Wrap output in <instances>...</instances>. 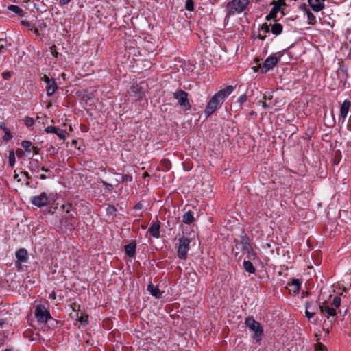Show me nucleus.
<instances>
[{"mask_svg": "<svg viewBox=\"0 0 351 351\" xmlns=\"http://www.w3.org/2000/svg\"><path fill=\"white\" fill-rule=\"evenodd\" d=\"M246 326L253 332L252 338L259 343L263 335V329L261 324L256 322L253 317H248L245 320Z\"/></svg>", "mask_w": 351, "mask_h": 351, "instance_id": "f257e3e1", "label": "nucleus"}, {"mask_svg": "<svg viewBox=\"0 0 351 351\" xmlns=\"http://www.w3.org/2000/svg\"><path fill=\"white\" fill-rule=\"evenodd\" d=\"M248 3V0H232L227 5V16L234 15L243 12Z\"/></svg>", "mask_w": 351, "mask_h": 351, "instance_id": "f03ea898", "label": "nucleus"}, {"mask_svg": "<svg viewBox=\"0 0 351 351\" xmlns=\"http://www.w3.org/2000/svg\"><path fill=\"white\" fill-rule=\"evenodd\" d=\"M173 97L178 100L180 108L184 110H189L191 108L188 99V93L182 90H177L173 93Z\"/></svg>", "mask_w": 351, "mask_h": 351, "instance_id": "7ed1b4c3", "label": "nucleus"}, {"mask_svg": "<svg viewBox=\"0 0 351 351\" xmlns=\"http://www.w3.org/2000/svg\"><path fill=\"white\" fill-rule=\"evenodd\" d=\"M190 240L186 237L178 239V256L180 259H185L189 249Z\"/></svg>", "mask_w": 351, "mask_h": 351, "instance_id": "20e7f679", "label": "nucleus"}, {"mask_svg": "<svg viewBox=\"0 0 351 351\" xmlns=\"http://www.w3.org/2000/svg\"><path fill=\"white\" fill-rule=\"evenodd\" d=\"M35 317L36 319L41 323H47L48 320L52 319L49 311L43 305L36 306Z\"/></svg>", "mask_w": 351, "mask_h": 351, "instance_id": "39448f33", "label": "nucleus"}, {"mask_svg": "<svg viewBox=\"0 0 351 351\" xmlns=\"http://www.w3.org/2000/svg\"><path fill=\"white\" fill-rule=\"evenodd\" d=\"M223 103V101L215 95L206 105L204 114L206 118L209 117Z\"/></svg>", "mask_w": 351, "mask_h": 351, "instance_id": "423d86ee", "label": "nucleus"}, {"mask_svg": "<svg viewBox=\"0 0 351 351\" xmlns=\"http://www.w3.org/2000/svg\"><path fill=\"white\" fill-rule=\"evenodd\" d=\"M280 58L276 54L271 55L264 62L261 67V73H266L269 70L272 69L278 63Z\"/></svg>", "mask_w": 351, "mask_h": 351, "instance_id": "0eeeda50", "label": "nucleus"}, {"mask_svg": "<svg viewBox=\"0 0 351 351\" xmlns=\"http://www.w3.org/2000/svg\"><path fill=\"white\" fill-rule=\"evenodd\" d=\"M236 246H239L243 251V254H247V257L249 258H254L256 256V254L254 253L251 245L247 239L241 241L237 244Z\"/></svg>", "mask_w": 351, "mask_h": 351, "instance_id": "6e6552de", "label": "nucleus"}, {"mask_svg": "<svg viewBox=\"0 0 351 351\" xmlns=\"http://www.w3.org/2000/svg\"><path fill=\"white\" fill-rule=\"evenodd\" d=\"M274 6L271 8L270 12L266 16V20H274L276 21V14L280 11V8L282 5H285V3L284 0H278L277 1H274Z\"/></svg>", "mask_w": 351, "mask_h": 351, "instance_id": "1a4fd4ad", "label": "nucleus"}, {"mask_svg": "<svg viewBox=\"0 0 351 351\" xmlns=\"http://www.w3.org/2000/svg\"><path fill=\"white\" fill-rule=\"evenodd\" d=\"M48 202L47 195L45 192L41 193L39 195L33 196L31 198V203L38 208L46 206Z\"/></svg>", "mask_w": 351, "mask_h": 351, "instance_id": "9d476101", "label": "nucleus"}, {"mask_svg": "<svg viewBox=\"0 0 351 351\" xmlns=\"http://www.w3.org/2000/svg\"><path fill=\"white\" fill-rule=\"evenodd\" d=\"M320 312L322 314L327 313L328 315L327 319L328 322L330 323V324H332V322L335 321V316L337 315L336 308L330 307L328 305H326V303H323L320 308Z\"/></svg>", "mask_w": 351, "mask_h": 351, "instance_id": "9b49d317", "label": "nucleus"}, {"mask_svg": "<svg viewBox=\"0 0 351 351\" xmlns=\"http://www.w3.org/2000/svg\"><path fill=\"white\" fill-rule=\"evenodd\" d=\"M351 106V102L348 99L343 101L340 108V118L339 120L342 119V122H344L349 112V109Z\"/></svg>", "mask_w": 351, "mask_h": 351, "instance_id": "f8f14e48", "label": "nucleus"}, {"mask_svg": "<svg viewBox=\"0 0 351 351\" xmlns=\"http://www.w3.org/2000/svg\"><path fill=\"white\" fill-rule=\"evenodd\" d=\"M325 0H308L309 5L314 12H318L324 8Z\"/></svg>", "mask_w": 351, "mask_h": 351, "instance_id": "ddd939ff", "label": "nucleus"}, {"mask_svg": "<svg viewBox=\"0 0 351 351\" xmlns=\"http://www.w3.org/2000/svg\"><path fill=\"white\" fill-rule=\"evenodd\" d=\"M234 88L233 86L229 85L219 90L215 95L218 98H219V99H221L223 102L224 99L233 92Z\"/></svg>", "mask_w": 351, "mask_h": 351, "instance_id": "4468645a", "label": "nucleus"}, {"mask_svg": "<svg viewBox=\"0 0 351 351\" xmlns=\"http://www.w3.org/2000/svg\"><path fill=\"white\" fill-rule=\"evenodd\" d=\"M301 287V281L299 279H293L292 281L287 284V289L289 292L293 294H296L299 292Z\"/></svg>", "mask_w": 351, "mask_h": 351, "instance_id": "2eb2a0df", "label": "nucleus"}, {"mask_svg": "<svg viewBox=\"0 0 351 351\" xmlns=\"http://www.w3.org/2000/svg\"><path fill=\"white\" fill-rule=\"evenodd\" d=\"M263 99L265 101L262 102V106L264 108H272L275 106L276 102L273 101L272 95H264Z\"/></svg>", "mask_w": 351, "mask_h": 351, "instance_id": "dca6fc26", "label": "nucleus"}, {"mask_svg": "<svg viewBox=\"0 0 351 351\" xmlns=\"http://www.w3.org/2000/svg\"><path fill=\"white\" fill-rule=\"evenodd\" d=\"M160 227L159 221L154 223L149 228L150 234L155 238H158L160 237Z\"/></svg>", "mask_w": 351, "mask_h": 351, "instance_id": "f3484780", "label": "nucleus"}, {"mask_svg": "<svg viewBox=\"0 0 351 351\" xmlns=\"http://www.w3.org/2000/svg\"><path fill=\"white\" fill-rule=\"evenodd\" d=\"M136 245L134 242H131L126 245L125 246V254L130 258L134 257L136 253Z\"/></svg>", "mask_w": 351, "mask_h": 351, "instance_id": "a211bd4d", "label": "nucleus"}, {"mask_svg": "<svg viewBox=\"0 0 351 351\" xmlns=\"http://www.w3.org/2000/svg\"><path fill=\"white\" fill-rule=\"evenodd\" d=\"M58 86L55 80H51L50 82L46 84L47 95L48 97L51 96L57 90Z\"/></svg>", "mask_w": 351, "mask_h": 351, "instance_id": "6ab92c4d", "label": "nucleus"}, {"mask_svg": "<svg viewBox=\"0 0 351 351\" xmlns=\"http://www.w3.org/2000/svg\"><path fill=\"white\" fill-rule=\"evenodd\" d=\"M147 290L149 291L152 295L155 296L156 298H160L162 296V293L160 291V289L152 284L147 286Z\"/></svg>", "mask_w": 351, "mask_h": 351, "instance_id": "aec40b11", "label": "nucleus"}, {"mask_svg": "<svg viewBox=\"0 0 351 351\" xmlns=\"http://www.w3.org/2000/svg\"><path fill=\"white\" fill-rule=\"evenodd\" d=\"M321 306L322 305L318 304L317 302H309L306 303L305 308L316 314L318 310L320 311Z\"/></svg>", "mask_w": 351, "mask_h": 351, "instance_id": "412c9836", "label": "nucleus"}, {"mask_svg": "<svg viewBox=\"0 0 351 351\" xmlns=\"http://www.w3.org/2000/svg\"><path fill=\"white\" fill-rule=\"evenodd\" d=\"M17 259L21 262H25L27 260V252L25 249L21 248L16 253Z\"/></svg>", "mask_w": 351, "mask_h": 351, "instance_id": "4be33fe9", "label": "nucleus"}, {"mask_svg": "<svg viewBox=\"0 0 351 351\" xmlns=\"http://www.w3.org/2000/svg\"><path fill=\"white\" fill-rule=\"evenodd\" d=\"M194 220L193 213L191 210L186 212L182 217V222L185 224H191Z\"/></svg>", "mask_w": 351, "mask_h": 351, "instance_id": "5701e85b", "label": "nucleus"}, {"mask_svg": "<svg viewBox=\"0 0 351 351\" xmlns=\"http://www.w3.org/2000/svg\"><path fill=\"white\" fill-rule=\"evenodd\" d=\"M243 267L245 270L250 274L255 273V268L253 264L250 261H243Z\"/></svg>", "mask_w": 351, "mask_h": 351, "instance_id": "b1692460", "label": "nucleus"}, {"mask_svg": "<svg viewBox=\"0 0 351 351\" xmlns=\"http://www.w3.org/2000/svg\"><path fill=\"white\" fill-rule=\"evenodd\" d=\"M271 31L274 35H279L282 31V25L280 23H275L271 26Z\"/></svg>", "mask_w": 351, "mask_h": 351, "instance_id": "393cba45", "label": "nucleus"}, {"mask_svg": "<svg viewBox=\"0 0 351 351\" xmlns=\"http://www.w3.org/2000/svg\"><path fill=\"white\" fill-rule=\"evenodd\" d=\"M8 9L19 16H22L23 15V11L21 8H20L18 5H10L8 7Z\"/></svg>", "mask_w": 351, "mask_h": 351, "instance_id": "a878e982", "label": "nucleus"}, {"mask_svg": "<svg viewBox=\"0 0 351 351\" xmlns=\"http://www.w3.org/2000/svg\"><path fill=\"white\" fill-rule=\"evenodd\" d=\"M55 134L58 136L60 140H65V138L69 136V134L65 130L58 128L57 132Z\"/></svg>", "mask_w": 351, "mask_h": 351, "instance_id": "bb28decb", "label": "nucleus"}, {"mask_svg": "<svg viewBox=\"0 0 351 351\" xmlns=\"http://www.w3.org/2000/svg\"><path fill=\"white\" fill-rule=\"evenodd\" d=\"M306 14L307 15L308 23L311 25H315L317 23V19L314 14L311 12V10H306Z\"/></svg>", "mask_w": 351, "mask_h": 351, "instance_id": "cd10ccee", "label": "nucleus"}, {"mask_svg": "<svg viewBox=\"0 0 351 351\" xmlns=\"http://www.w3.org/2000/svg\"><path fill=\"white\" fill-rule=\"evenodd\" d=\"M15 154L13 150L9 152V164L11 167H14L15 165Z\"/></svg>", "mask_w": 351, "mask_h": 351, "instance_id": "c85d7f7f", "label": "nucleus"}, {"mask_svg": "<svg viewBox=\"0 0 351 351\" xmlns=\"http://www.w3.org/2000/svg\"><path fill=\"white\" fill-rule=\"evenodd\" d=\"M32 145V143L29 141H23L21 143V146L28 152H30Z\"/></svg>", "mask_w": 351, "mask_h": 351, "instance_id": "c756f323", "label": "nucleus"}, {"mask_svg": "<svg viewBox=\"0 0 351 351\" xmlns=\"http://www.w3.org/2000/svg\"><path fill=\"white\" fill-rule=\"evenodd\" d=\"M185 8L189 11H193L194 10V3L193 0H186Z\"/></svg>", "mask_w": 351, "mask_h": 351, "instance_id": "7c9ffc66", "label": "nucleus"}, {"mask_svg": "<svg viewBox=\"0 0 351 351\" xmlns=\"http://www.w3.org/2000/svg\"><path fill=\"white\" fill-rule=\"evenodd\" d=\"M24 122L27 127H31L34 124V120L29 117H26L24 119Z\"/></svg>", "mask_w": 351, "mask_h": 351, "instance_id": "2f4dec72", "label": "nucleus"}, {"mask_svg": "<svg viewBox=\"0 0 351 351\" xmlns=\"http://www.w3.org/2000/svg\"><path fill=\"white\" fill-rule=\"evenodd\" d=\"M341 298L339 296H335L333 298V300H332V305L335 308H338L341 305Z\"/></svg>", "mask_w": 351, "mask_h": 351, "instance_id": "473e14b6", "label": "nucleus"}, {"mask_svg": "<svg viewBox=\"0 0 351 351\" xmlns=\"http://www.w3.org/2000/svg\"><path fill=\"white\" fill-rule=\"evenodd\" d=\"M5 132V135L3 137V140L5 141H8L12 138V135L9 129L6 130Z\"/></svg>", "mask_w": 351, "mask_h": 351, "instance_id": "72a5a7b5", "label": "nucleus"}, {"mask_svg": "<svg viewBox=\"0 0 351 351\" xmlns=\"http://www.w3.org/2000/svg\"><path fill=\"white\" fill-rule=\"evenodd\" d=\"M21 173L26 177L25 184L27 186H30V182L32 181V177L29 176V173L27 171H22Z\"/></svg>", "mask_w": 351, "mask_h": 351, "instance_id": "f704fd0d", "label": "nucleus"}, {"mask_svg": "<svg viewBox=\"0 0 351 351\" xmlns=\"http://www.w3.org/2000/svg\"><path fill=\"white\" fill-rule=\"evenodd\" d=\"M59 128L55 127V126H48L45 129V131L47 133H51L55 134L56 132H57L58 129Z\"/></svg>", "mask_w": 351, "mask_h": 351, "instance_id": "c9c22d12", "label": "nucleus"}, {"mask_svg": "<svg viewBox=\"0 0 351 351\" xmlns=\"http://www.w3.org/2000/svg\"><path fill=\"white\" fill-rule=\"evenodd\" d=\"M7 48L6 41L0 38V53L3 52Z\"/></svg>", "mask_w": 351, "mask_h": 351, "instance_id": "e433bc0d", "label": "nucleus"}, {"mask_svg": "<svg viewBox=\"0 0 351 351\" xmlns=\"http://www.w3.org/2000/svg\"><path fill=\"white\" fill-rule=\"evenodd\" d=\"M49 49H50V52H51V55L55 58H58V52L56 50V46L52 45L50 47Z\"/></svg>", "mask_w": 351, "mask_h": 351, "instance_id": "4c0bfd02", "label": "nucleus"}, {"mask_svg": "<svg viewBox=\"0 0 351 351\" xmlns=\"http://www.w3.org/2000/svg\"><path fill=\"white\" fill-rule=\"evenodd\" d=\"M254 62H255V63L257 64V66H256L253 67L252 69H253L255 73H256V72H258V71L259 69H261V67H262V66H261V64L259 63V62H260V60H259V59L256 58V59L254 60Z\"/></svg>", "mask_w": 351, "mask_h": 351, "instance_id": "58836bf2", "label": "nucleus"}, {"mask_svg": "<svg viewBox=\"0 0 351 351\" xmlns=\"http://www.w3.org/2000/svg\"><path fill=\"white\" fill-rule=\"evenodd\" d=\"M101 183L103 186H104L108 190H110L112 188L117 186L115 184L108 183L105 181H102Z\"/></svg>", "mask_w": 351, "mask_h": 351, "instance_id": "ea45409f", "label": "nucleus"}, {"mask_svg": "<svg viewBox=\"0 0 351 351\" xmlns=\"http://www.w3.org/2000/svg\"><path fill=\"white\" fill-rule=\"evenodd\" d=\"M121 180H122V182H131L132 180V178L129 175H122V177H121Z\"/></svg>", "mask_w": 351, "mask_h": 351, "instance_id": "a19ab883", "label": "nucleus"}, {"mask_svg": "<svg viewBox=\"0 0 351 351\" xmlns=\"http://www.w3.org/2000/svg\"><path fill=\"white\" fill-rule=\"evenodd\" d=\"M247 100V96L245 94H243L241 95L239 98H238V102H239L241 104H243L244 102H245Z\"/></svg>", "mask_w": 351, "mask_h": 351, "instance_id": "79ce46f5", "label": "nucleus"}, {"mask_svg": "<svg viewBox=\"0 0 351 351\" xmlns=\"http://www.w3.org/2000/svg\"><path fill=\"white\" fill-rule=\"evenodd\" d=\"M115 179H116V183L115 185L117 186L120 182H122V180H121V177H122V174L120 173H116L114 174Z\"/></svg>", "mask_w": 351, "mask_h": 351, "instance_id": "37998d69", "label": "nucleus"}, {"mask_svg": "<svg viewBox=\"0 0 351 351\" xmlns=\"http://www.w3.org/2000/svg\"><path fill=\"white\" fill-rule=\"evenodd\" d=\"M305 315L306 316V317L310 319H311L315 314L313 313V312H311L310 311H308L306 309H305Z\"/></svg>", "mask_w": 351, "mask_h": 351, "instance_id": "c03bdc74", "label": "nucleus"}, {"mask_svg": "<svg viewBox=\"0 0 351 351\" xmlns=\"http://www.w3.org/2000/svg\"><path fill=\"white\" fill-rule=\"evenodd\" d=\"M71 308L73 311H77L80 309V305H78L77 303L73 302L71 304Z\"/></svg>", "mask_w": 351, "mask_h": 351, "instance_id": "a18cd8bd", "label": "nucleus"}, {"mask_svg": "<svg viewBox=\"0 0 351 351\" xmlns=\"http://www.w3.org/2000/svg\"><path fill=\"white\" fill-rule=\"evenodd\" d=\"M261 29L265 33H268L269 32V25L267 23H264L263 24Z\"/></svg>", "mask_w": 351, "mask_h": 351, "instance_id": "49530a36", "label": "nucleus"}, {"mask_svg": "<svg viewBox=\"0 0 351 351\" xmlns=\"http://www.w3.org/2000/svg\"><path fill=\"white\" fill-rule=\"evenodd\" d=\"M42 80L47 84L48 82H50L51 80H53V78H49L47 75H44Z\"/></svg>", "mask_w": 351, "mask_h": 351, "instance_id": "de8ad7c7", "label": "nucleus"}, {"mask_svg": "<svg viewBox=\"0 0 351 351\" xmlns=\"http://www.w3.org/2000/svg\"><path fill=\"white\" fill-rule=\"evenodd\" d=\"M32 150L34 154H39V151H40V148H38V147H32L31 149H30V151Z\"/></svg>", "mask_w": 351, "mask_h": 351, "instance_id": "09e8293b", "label": "nucleus"}, {"mask_svg": "<svg viewBox=\"0 0 351 351\" xmlns=\"http://www.w3.org/2000/svg\"><path fill=\"white\" fill-rule=\"evenodd\" d=\"M300 9L301 10H303L304 12H305V13L306 12V10H310L308 8H307V5L305 4V3H303L302 5H300Z\"/></svg>", "mask_w": 351, "mask_h": 351, "instance_id": "8fccbe9b", "label": "nucleus"}, {"mask_svg": "<svg viewBox=\"0 0 351 351\" xmlns=\"http://www.w3.org/2000/svg\"><path fill=\"white\" fill-rule=\"evenodd\" d=\"M16 156L19 157V158H21L23 156V152L22 149H17L16 151Z\"/></svg>", "mask_w": 351, "mask_h": 351, "instance_id": "3c124183", "label": "nucleus"}, {"mask_svg": "<svg viewBox=\"0 0 351 351\" xmlns=\"http://www.w3.org/2000/svg\"><path fill=\"white\" fill-rule=\"evenodd\" d=\"M107 211L109 213H112L116 211V209L113 206H109L107 208Z\"/></svg>", "mask_w": 351, "mask_h": 351, "instance_id": "603ef678", "label": "nucleus"}, {"mask_svg": "<svg viewBox=\"0 0 351 351\" xmlns=\"http://www.w3.org/2000/svg\"><path fill=\"white\" fill-rule=\"evenodd\" d=\"M2 76L3 79L8 80L10 77V72H4L2 73Z\"/></svg>", "mask_w": 351, "mask_h": 351, "instance_id": "864d4df0", "label": "nucleus"}, {"mask_svg": "<svg viewBox=\"0 0 351 351\" xmlns=\"http://www.w3.org/2000/svg\"><path fill=\"white\" fill-rule=\"evenodd\" d=\"M21 24L23 25V26H25V27H31V23L30 22L27 21H21Z\"/></svg>", "mask_w": 351, "mask_h": 351, "instance_id": "5fc2aeb1", "label": "nucleus"}, {"mask_svg": "<svg viewBox=\"0 0 351 351\" xmlns=\"http://www.w3.org/2000/svg\"><path fill=\"white\" fill-rule=\"evenodd\" d=\"M142 208H143V204L141 202L137 203L134 206V209L135 210H141Z\"/></svg>", "mask_w": 351, "mask_h": 351, "instance_id": "6e6d98bb", "label": "nucleus"}, {"mask_svg": "<svg viewBox=\"0 0 351 351\" xmlns=\"http://www.w3.org/2000/svg\"><path fill=\"white\" fill-rule=\"evenodd\" d=\"M71 0H60V3L62 5L68 4Z\"/></svg>", "mask_w": 351, "mask_h": 351, "instance_id": "4d7b16f0", "label": "nucleus"}, {"mask_svg": "<svg viewBox=\"0 0 351 351\" xmlns=\"http://www.w3.org/2000/svg\"><path fill=\"white\" fill-rule=\"evenodd\" d=\"M0 128L2 129L3 131H5L8 128H6L5 123L3 122L0 123Z\"/></svg>", "mask_w": 351, "mask_h": 351, "instance_id": "13d9d810", "label": "nucleus"}, {"mask_svg": "<svg viewBox=\"0 0 351 351\" xmlns=\"http://www.w3.org/2000/svg\"><path fill=\"white\" fill-rule=\"evenodd\" d=\"M87 319H88V317H83V316H81L79 319V321L80 322H85L87 321Z\"/></svg>", "mask_w": 351, "mask_h": 351, "instance_id": "bf43d9fd", "label": "nucleus"}, {"mask_svg": "<svg viewBox=\"0 0 351 351\" xmlns=\"http://www.w3.org/2000/svg\"><path fill=\"white\" fill-rule=\"evenodd\" d=\"M131 89L132 90L133 92L134 93H137L138 91V86H132L131 87Z\"/></svg>", "mask_w": 351, "mask_h": 351, "instance_id": "052dcab7", "label": "nucleus"}, {"mask_svg": "<svg viewBox=\"0 0 351 351\" xmlns=\"http://www.w3.org/2000/svg\"><path fill=\"white\" fill-rule=\"evenodd\" d=\"M67 208L66 209V213H69V208H71V204H68L66 206H63V208Z\"/></svg>", "mask_w": 351, "mask_h": 351, "instance_id": "680f3d73", "label": "nucleus"}, {"mask_svg": "<svg viewBox=\"0 0 351 351\" xmlns=\"http://www.w3.org/2000/svg\"><path fill=\"white\" fill-rule=\"evenodd\" d=\"M258 38L260 40H265V39L266 36H265V35H263H263L258 34Z\"/></svg>", "mask_w": 351, "mask_h": 351, "instance_id": "e2e57ef3", "label": "nucleus"}, {"mask_svg": "<svg viewBox=\"0 0 351 351\" xmlns=\"http://www.w3.org/2000/svg\"><path fill=\"white\" fill-rule=\"evenodd\" d=\"M40 178L41 180H45V179L47 178V176H46L45 174H41V175L40 176Z\"/></svg>", "mask_w": 351, "mask_h": 351, "instance_id": "0e129e2a", "label": "nucleus"}, {"mask_svg": "<svg viewBox=\"0 0 351 351\" xmlns=\"http://www.w3.org/2000/svg\"><path fill=\"white\" fill-rule=\"evenodd\" d=\"M14 178L18 182L20 181V179H19V175L16 173H15V175L14 176Z\"/></svg>", "mask_w": 351, "mask_h": 351, "instance_id": "69168bd1", "label": "nucleus"}, {"mask_svg": "<svg viewBox=\"0 0 351 351\" xmlns=\"http://www.w3.org/2000/svg\"><path fill=\"white\" fill-rule=\"evenodd\" d=\"M41 170L45 172H48L49 171L48 169L45 168V167H42Z\"/></svg>", "mask_w": 351, "mask_h": 351, "instance_id": "338daca9", "label": "nucleus"}, {"mask_svg": "<svg viewBox=\"0 0 351 351\" xmlns=\"http://www.w3.org/2000/svg\"><path fill=\"white\" fill-rule=\"evenodd\" d=\"M34 32L36 34H38V29L36 27L34 28Z\"/></svg>", "mask_w": 351, "mask_h": 351, "instance_id": "774afa93", "label": "nucleus"}]
</instances>
